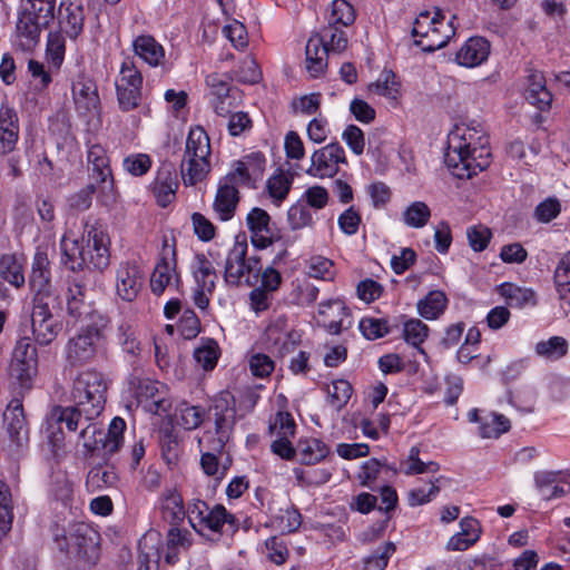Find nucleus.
<instances>
[{"instance_id":"f257e3e1","label":"nucleus","mask_w":570,"mask_h":570,"mask_svg":"<svg viewBox=\"0 0 570 570\" xmlns=\"http://www.w3.org/2000/svg\"><path fill=\"white\" fill-rule=\"evenodd\" d=\"M109 321L101 314H92L91 322L71 336L65 347L70 366H82L95 361L106 337Z\"/></svg>"},{"instance_id":"f03ea898","label":"nucleus","mask_w":570,"mask_h":570,"mask_svg":"<svg viewBox=\"0 0 570 570\" xmlns=\"http://www.w3.org/2000/svg\"><path fill=\"white\" fill-rule=\"evenodd\" d=\"M489 156L490 153L483 145L479 148L472 147L471 142L466 141L465 136L452 135L449 138L444 163L459 178H471L489 166Z\"/></svg>"},{"instance_id":"7ed1b4c3","label":"nucleus","mask_w":570,"mask_h":570,"mask_svg":"<svg viewBox=\"0 0 570 570\" xmlns=\"http://www.w3.org/2000/svg\"><path fill=\"white\" fill-rule=\"evenodd\" d=\"M210 141L207 132L199 126L188 132L185 157L180 165L183 181L194 186L202 181L210 170Z\"/></svg>"},{"instance_id":"20e7f679","label":"nucleus","mask_w":570,"mask_h":570,"mask_svg":"<svg viewBox=\"0 0 570 570\" xmlns=\"http://www.w3.org/2000/svg\"><path fill=\"white\" fill-rule=\"evenodd\" d=\"M108 382L95 370H86L73 380L71 396L89 417H98L106 405Z\"/></svg>"},{"instance_id":"39448f33","label":"nucleus","mask_w":570,"mask_h":570,"mask_svg":"<svg viewBox=\"0 0 570 570\" xmlns=\"http://www.w3.org/2000/svg\"><path fill=\"white\" fill-rule=\"evenodd\" d=\"M56 0H21V9L16 26L17 36L24 39L27 46L37 43L42 29H47L55 19Z\"/></svg>"},{"instance_id":"423d86ee","label":"nucleus","mask_w":570,"mask_h":570,"mask_svg":"<svg viewBox=\"0 0 570 570\" xmlns=\"http://www.w3.org/2000/svg\"><path fill=\"white\" fill-rule=\"evenodd\" d=\"M99 533L85 522L72 523L61 535L55 537L60 551L89 563H95L99 557Z\"/></svg>"},{"instance_id":"0eeeda50","label":"nucleus","mask_w":570,"mask_h":570,"mask_svg":"<svg viewBox=\"0 0 570 570\" xmlns=\"http://www.w3.org/2000/svg\"><path fill=\"white\" fill-rule=\"evenodd\" d=\"M187 517L193 529L199 534L209 530L215 533L233 535L238 530V520L222 504L209 508L205 501L196 500L188 507Z\"/></svg>"},{"instance_id":"6e6552de","label":"nucleus","mask_w":570,"mask_h":570,"mask_svg":"<svg viewBox=\"0 0 570 570\" xmlns=\"http://www.w3.org/2000/svg\"><path fill=\"white\" fill-rule=\"evenodd\" d=\"M247 243L236 240L229 250L225 262L224 277L228 284L239 285L240 279L246 276V284L253 286L257 283L262 273L259 256L246 257Z\"/></svg>"},{"instance_id":"1a4fd4ad","label":"nucleus","mask_w":570,"mask_h":570,"mask_svg":"<svg viewBox=\"0 0 570 570\" xmlns=\"http://www.w3.org/2000/svg\"><path fill=\"white\" fill-rule=\"evenodd\" d=\"M206 414L214 419L215 432L218 442L224 445L236 424V403L234 395L228 391H222L212 399Z\"/></svg>"},{"instance_id":"9d476101","label":"nucleus","mask_w":570,"mask_h":570,"mask_svg":"<svg viewBox=\"0 0 570 570\" xmlns=\"http://www.w3.org/2000/svg\"><path fill=\"white\" fill-rule=\"evenodd\" d=\"M83 234L88 238L87 248L85 249L87 266L102 272L110 264L109 236L104 226L89 220L85 224Z\"/></svg>"},{"instance_id":"9b49d317","label":"nucleus","mask_w":570,"mask_h":570,"mask_svg":"<svg viewBox=\"0 0 570 570\" xmlns=\"http://www.w3.org/2000/svg\"><path fill=\"white\" fill-rule=\"evenodd\" d=\"M12 374L22 387H30L31 380L38 372V354L30 337H21L12 353Z\"/></svg>"},{"instance_id":"f8f14e48","label":"nucleus","mask_w":570,"mask_h":570,"mask_svg":"<svg viewBox=\"0 0 570 570\" xmlns=\"http://www.w3.org/2000/svg\"><path fill=\"white\" fill-rule=\"evenodd\" d=\"M312 165L306 170L308 175L324 178L333 177L338 171V164H346L343 147L338 142H331L317 149L311 157Z\"/></svg>"},{"instance_id":"ddd939ff","label":"nucleus","mask_w":570,"mask_h":570,"mask_svg":"<svg viewBox=\"0 0 570 570\" xmlns=\"http://www.w3.org/2000/svg\"><path fill=\"white\" fill-rule=\"evenodd\" d=\"M144 284L140 267L130 262L121 263L116 271V293L125 302H132Z\"/></svg>"},{"instance_id":"4468645a","label":"nucleus","mask_w":570,"mask_h":570,"mask_svg":"<svg viewBox=\"0 0 570 570\" xmlns=\"http://www.w3.org/2000/svg\"><path fill=\"white\" fill-rule=\"evenodd\" d=\"M318 325L324 327L330 334L338 335L344 328L351 326V322L344 323L350 316L348 308L341 299H328L318 306Z\"/></svg>"},{"instance_id":"2eb2a0df","label":"nucleus","mask_w":570,"mask_h":570,"mask_svg":"<svg viewBox=\"0 0 570 570\" xmlns=\"http://www.w3.org/2000/svg\"><path fill=\"white\" fill-rule=\"evenodd\" d=\"M563 471H538L534 485L544 500L562 498L570 493V482Z\"/></svg>"},{"instance_id":"dca6fc26","label":"nucleus","mask_w":570,"mask_h":570,"mask_svg":"<svg viewBox=\"0 0 570 570\" xmlns=\"http://www.w3.org/2000/svg\"><path fill=\"white\" fill-rule=\"evenodd\" d=\"M150 188L156 203L160 207L169 205L176 198V190L178 188L175 166L170 163L163 164Z\"/></svg>"},{"instance_id":"f3484780","label":"nucleus","mask_w":570,"mask_h":570,"mask_svg":"<svg viewBox=\"0 0 570 570\" xmlns=\"http://www.w3.org/2000/svg\"><path fill=\"white\" fill-rule=\"evenodd\" d=\"M3 420L12 444L17 449H21L27 445L29 440V430L23 413V406L19 400H12L10 402L3 413Z\"/></svg>"},{"instance_id":"a211bd4d","label":"nucleus","mask_w":570,"mask_h":570,"mask_svg":"<svg viewBox=\"0 0 570 570\" xmlns=\"http://www.w3.org/2000/svg\"><path fill=\"white\" fill-rule=\"evenodd\" d=\"M97 417H89L83 411L81 406L78 404H73L72 406H56L52 409L50 414V424H58V429L62 432V424H65L67 431L76 432L79 428L80 431L88 423H92Z\"/></svg>"},{"instance_id":"6ab92c4d","label":"nucleus","mask_w":570,"mask_h":570,"mask_svg":"<svg viewBox=\"0 0 570 570\" xmlns=\"http://www.w3.org/2000/svg\"><path fill=\"white\" fill-rule=\"evenodd\" d=\"M79 438L83 441V446L95 452L100 449L105 451V454L112 455L121 446L122 441L118 439L108 438L105 432L101 431L96 423H88L79 433Z\"/></svg>"},{"instance_id":"aec40b11","label":"nucleus","mask_w":570,"mask_h":570,"mask_svg":"<svg viewBox=\"0 0 570 570\" xmlns=\"http://www.w3.org/2000/svg\"><path fill=\"white\" fill-rule=\"evenodd\" d=\"M490 53V43L482 37H472L456 52V61L461 66L475 67L485 61Z\"/></svg>"},{"instance_id":"412c9836","label":"nucleus","mask_w":570,"mask_h":570,"mask_svg":"<svg viewBox=\"0 0 570 570\" xmlns=\"http://www.w3.org/2000/svg\"><path fill=\"white\" fill-rule=\"evenodd\" d=\"M525 99L541 111L550 109L552 94L546 86V78L542 72L538 70H530V73L528 75Z\"/></svg>"},{"instance_id":"4be33fe9","label":"nucleus","mask_w":570,"mask_h":570,"mask_svg":"<svg viewBox=\"0 0 570 570\" xmlns=\"http://www.w3.org/2000/svg\"><path fill=\"white\" fill-rule=\"evenodd\" d=\"M77 110L81 114L96 111L100 105L98 88L91 79H80L72 86Z\"/></svg>"},{"instance_id":"5701e85b","label":"nucleus","mask_w":570,"mask_h":570,"mask_svg":"<svg viewBox=\"0 0 570 570\" xmlns=\"http://www.w3.org/2000/svg\"><path fill=\"white\" fill-rule=\"evenodd\" d=\"M455 29L452 22H444V17L440 18V23H435L423 39L414 40V45L425 52H434L446 46L454 36Z\"/></svg>"},{"instance_id":"b1692460","label":"nucleus","mask_w":570,"mask_h":570,"mask_svg":"<svg viewBox=\"0 0 570 570\" xmlns=\"http://www.w3.org/2000/svg\"><path fill=\"white\" fill-rule=\"evenodd\" d=\"M29 284L32 292L53 288L48 254L41 248H38L33 256Z\"/></svg>"},{"instance_id":"393cba45","label":"nucleus","mask_w":570,"mask_h":570,"mask_svg":"<svg viewBox=\"0 0 570 570\" xmlns=\"http://www.w3.org/2000/svg\"><path fill=\"white\" fill-rule=\"evenodd\" d=\"M31 330L33 340L39 345H49L62 330L58 317H49L31 314Z\"/></svg>"},{"instance_id":"a878e982","label":"nucleus","mask_w":570,"mask_h":570,"mask_svg":"<svg viewBox=\"0 0 570 570\" xmlns=\"http://www.w3.org/2000/svg\"><path fill=\"white\" fill-rule=\"evenodd\" d=\"M59 13L61 16L59 20L61 31L70 39H77L83 29L85 14L82 6L69 2L65 7V2H61Z\"/></svg>"},{"instance_id":"bb28decb","label":"nucleus","mask_w":570,"mask_h":570,"mask_svg":"<svg viewBox=\"0 0 570 570\" xmlns=\"http://www.w3.org/2000/svg\"><path fill=\"white\" fill-rule=\"evenodd\" d=\"M331 52L322 40L316 36H312L305 48L306 69L312 77H318L327 66V56Z\"/></svg>"},{"instance_id":"cd10ccee","label":"nucleus","mask_w":570,"mask_h":570,"mask_svg":"<svg viewBox=\"0 0 570 570\" xmlns=\"http://www.w3.org/2000/svg\"><path fill=\"white\" fill-rule=\"evenodd\" d=\"M238 202L236 186L222 180L215 197L214 209L223 222L229 220L234 216Z\"/></svg>"},{"instance_id":"c85d7f7f","label":"nucleus","mask_w":570,"mask_h":570,"mask_svg":"<svg viewBox=\"0 0 570 570\" xmlns=\"http://www.w3.org/2000/svg\"><path fill=\"white\" fill-rule=\"evenodd\" d=\"M33 293L31 314L49 317L59 316V313L62 311V298L55 288Z\"/></svg>"},{"instance_id":"c756f323","label":"nucleus","mask_w":570,"mask_h":570,"mask_svg":"<svg viewBox=\"0 0 570 570\" xmlns=\"http://www.w3.org/2000/svg\"><path fill=\"white\" fill-rule=\"evenodd\" d=\"M193 275L198 287L206 288L209 294L215 289L217 274L213 263L205 254H196L191 264Z\"/></svg>"},{"instance_id":"7c9ffc66","label":"nucleus","mask_w":570,"mask_h":570,"mask_svg":"<svg viewBox=\"0 0 570 570\" xmlns=\"http://www.w3.org/2000/svg\"><path fill=\"white\" fill-rule=\"evenodd\" d=\"M88 163L92 165V178L100 184H108L112 187L111 170L108 166V158L105 150L99 145H94L88 150Z\"/></svg>"},{"instance_id":"2f4dec72","label":"nucleus","mask_w":570,"mask_h":570,"mask_svg":"<svg viewBox=\"0 0 570 570\" xmlns=\"http://www.w3.org/2000/svg\"><path fill=\"white\" fill-rule=\"evenodd\" d=\"M135 53L150 66H158L165 56L164 48L151 36H139L134 41Z\"/></svg>"},{"instance_id":"473e14b6","label":"nucleus","mask_w":570,"mask_h":570,"mask_svg":"<svg viewBox=\"0 0 570 570\" xmlns=\"http://www.w3.org/2000/svg\"><path fill=\"white\" fill-rule=\"evenodd\" d=\"M328 446L318 439L299 440L297 455L302 464H315L327 456Z\"/></svg>"},{"instance_id":"72a5a7b5","label":"nucleus","mask_w":570,"mask_h":570,"mask_svg":"<svg viewBox=\"0 0 570 570\" xmlns=\"http://www.w3.org/2000/svg\"><path fill=\"white\" fill-rule=\"evenodd\" d=\"M61 263L72 272L81 271L87 266L85 248L80 247L77 240H69L62 237L60 242Z\"/></svg>"},{"instance_id":"f704fd0d","label":"nucleus","mask_w":570,"mask_h":570,"mask_svg":"<svg viewBox=\"0 0 570 570\" xmlns=\"http://www.w3.org/2000/svg\"><path fill=\"white\" fill-rule=\"evenodd\" d=\"M448 305V298L441 291H431L424 298L417 302V312L425 320H435Z\"/></svg>"},{"instance_id":"c9c22d12","label":"nucleus","mask_w":570,"mask_h":570,"mask_svg":"<svg viewBox=\"0 0 570 570\" xmlns=\"http://www.w3.org/2000/svg\"><path fill=\"white\" fill-rule=\"evenodd\" d=\"M118 475L112 466H94L87 474L86 485L90 491H100L114 487Z\"/></svg>"},{"instance_id":"e433bc0d","label":"nucleus","mask_w":570,"mask_h":570,"mask_svg":"<svg viewBox=\"0 0 570 570\" xmlns=\"http://www.w3.org/2000/svg\"><path fill=\"white\" fill-rule=\"evenodd\" d=\"M0 277L16 287L24 284L22 265L16 255L4 254L0 257Z\"/></svg>"},{"instance_id":"4c0bfd02","label":"nucleus","mask_w":570,"mask_h":570,"mask_svg":"<svg viewBox=\"0 0 570 570\" xmlns=\"http://www.w3.org/2000/svg\"><path fill=\"white\" fill-rule=\"evenodd\" d=\"M499 293L505 298L511 307L521 308L528 304H534V293L529 288H522L511 283L499 286Z\"/></svg>"},{"instance_id":"58836bf2","label":"nucleus","mask_w":570,"mask_h":570,"mask_svg":"<svg viewBox=\"0 0 570 570\" xmlns=\"http://www.w3.org/2000/svg\"><path fill=\"white\" fill-rule=\"evenodd\" d=\"M400 82L392 70H383L380 78L368 85V90L391 100H396L400 95Z\"/></svg>"},{"instance_id":"ea45409f","label":"nucleus","mask_w":570,"mask_h":570,"mask_svg":"<svg viewBox=\"0 0 570 570\" xmlns=\"http://www.w3.org/2000/svg\"><path fill=\"white\" fill-rule=\"evenodd\" d=\"M316 36L322 40L323 46L330 51L342 52L347 47V38L345 31L340 26L327 22V26L323 27Z\"/></svg>"},{"instance_id":"a19ab883","label":"nucleus","mask_w":570,"mask_h":570,"mask_svg":"<svg viewBox=\"0 0 570 570\" xmlns=\"http://www.w3.org/2000/svg\"><path fill=\"white\" fill-rule=\"evenodd\" d=\"M159 444L163 458L167 463H173L178 459L179 439L177 431L169 424L159 430Z\"/></svg>"},{"instance_id":"79ce46f5","label":"nucleus","mask_w":570,"mask_h":570,"mask_svg":"<svg viewBox=\"0 0 570 570\" xmlns=\"http://www.w3.org/2000/svg\"><path fill=\"white\" fill-rule=\"evenodd\" d=\"M535 353L547 360L557 361L568 353V342L564 337L552 336L535 344Z\"/></svg>"},{"instance_id":"37998d69","label":"nucleus","mask_w":570,"mask_h":570,"mask_svg":"<svg viewBox=\"0 0 570 570\" xmlns=\"http://www.w3.org/2000/svg\"><path fill=\"white\" fill-rule=\"evenodd\" d=\"M431 217L429 206L423 202L412 203L403 213V222L412 228L424 227Z\"/></svg>"},{"instance_id":"c03bdc74","label":"nucleus","mask_w":570,"mask_h":570,"mask_svg":"<svg viewBox=\"0 0 570 570\" xmlns=\"http://www.w3.org/2000/svg\"><path fill=\"white\" fill-rule=\"evenodd\" d=\"M355 20V11L351 3L346 0H333L331 4V13L327 18V22L347 27L351 26Z\"/></svg>"},{"instance_id":"a18cd8bd","label":"nucleus","mask_w":570,"mask_h":570,"mask_svg":"<svg viewBox=\"0 0 570 570\" xmlns=\"http://www.w3.org/2000/svg\"><path fill=\"white\" fill-rule=\"evenodd\" d=\"M293 178L286 176L282 170L273 175L266 184L269 196L278 205L288 195L292 187Z\"/></svg>"},{"instance_id":"49530a36","label":"nucleus","mask_w":570,"mask_h":570,"mask_svg":"<svg viewBox=\"0 0 570 570\" xmlns=\"http://www.w3.org/2000/svg\"><path fill=\"white\" fill-rule=\"evenodd\" d=\"M164 519L171 524H178L185 518L183 499L177 492H169L163 501Z\"/></svg>"},{"instance_id":"de8ad7c7","label":"nucleus","mask_w":570,"mask_h":570,"mask_svg":"<svg viewBox=\"0 0 570 570\" xmlns=\"http://www.w3.org/2000/svg\"><path fill=\"white\" fill-rule=\"evenodd\" d=\"M130 389L134 391L138 402L153 400L154 404L158 405L160 400H156L158 393V383L149 379H140L138 376H131L129 380Z\"/></svg>"},{"instance_id":"09e8293b","label":"nucleus","mask_w":570,"mask_h":570,"mask_svg":"<svg viewBox=\"0 0 570 570\" xmlns=\"http://www.w3.org/2000/svg\"><path fill=\"white\" fill-rule=\"evenodd\" d=\"M118 343L122 351L131 357L140 353V343L137 340L136 332L130 324L121 323L117 332Z\"/></svg>"},{"instance_id":"8fccbe9b","label":"nucleus","mask_w":570,"mask_h":570,"mask_svg":"<svg viewBox=\"0 0 570 570\" xmlns=\"http://www.w3.org/2000/svg\"><path fill=\"white\" fill-rule=\"evenodd\" d=\"M287 220L293 230L302 229L314 224L309 207L301 200L289 207Z\"/></svg>"},{"instance_id":"3c124183","label":"nucleus","mask_w":570,"mask_h":570,"mask_svg":"<svg viewBox=\"0 0 570 570\" xmlns=\"http://www.w3.org/2000/svg\"><path fill=\"white\" fill-rule=\"evenodd\" d=\"M479 430L484 439L499 438L510 430V421L502 414H492L481 422Z\"/></svg>"},{"instance_id":"603ef678","label":"nucleus","mask_w":570,"mask_h":570,"mask_svg":"<svg viewBox=\"0 0 570 570\" xmlns=\"http://www.w3.org/2000/svg\"><path fill=\"white\" fill-rule=\"evenodd\" d=\"M353 389L346 380H336L332 389L327 387L328 401L337 411L342 410L351 399Z\"/></svg>"},{"instance_id":"864d4df0","label":"nucleus","mask_w":570,"mask_h":570,"mask_svg":"<svg viewBox=\"0 0 570 570\" xmlns=\"http://www.w3.org/2000/svg\"><path fill=\"white\" fill-rule=\"evenodd\" d=\"M428 325L424 324L419 318H412L404 323L403 337L409 344L415 347H417L424 342V340L428 336Z\"/></svg>"},{"instance_id":"5fc2aeb1","label":"nucleus","mask_w":570,"mask_h":570,"mask_svg":"<svg viewBox=\"0 0 570 570\" xmlns=\"http://www.w3.org/2000/svg\"><path fill=\"white\" fill-rule=\"evenodd\" d=\"M206 416V410L189 404H181L179 409L180 424L186 430H195L202 425Z\"/></svg>"},{"instance_id":"6e6d98bb","label":"nucleus","mask_w":570,"mask_h":570,"mask_svg":"<svg viewBox=\"0 0 570 570\" xmlns=\"http://www.w3.org/2000/svg\"><path fill=\"white\" fill-rule=\"evenodd\" d=\"M395 551V544L393 542H386L383 547L376 549L372 556H370L362 570H384L387 566L390 557Z\"/></svg>"},{"instance_id":"4d7b16f0","label":"nucleus","mask_w":570,"mask_h":570,"mask_svg":"<svg viewBox=\"0 0 570 570\" xmlns=\"http://www.w3.org/2000/svg\"><path fill=\"white\" fill-rule=\"evenodd\" d=\"M360 331L367 340H376L391 332L386 320L372 317L361 320Z\"/></svg>"},{"instance_id":"13d9d810","label":"nucleus","mask_w":570,"mask_h":570,"mask_svg":"<svg viewBox=\"0 0 570 570\" xmlns=\"http://www.w3.org/2000/svg\"><path fill=\"white\" fill-rule=\"evenodd\" d=\"M119 107L122 111L137 108L141 99V88L116 86Z\"/></svg>"},{"instance_id":"bf43d9fd","label":"nucleus","mask_w":570,"mask_h":570,"mask_svg":"<svg viewBox=\"0 0 570 570\" xmlns=\"http://www.w3.org/2000/svg\"><path fill=\"white\" fill-rule=\"evenodd\" d=\"M466 237L470 247L474 252H482L488 247L492 233L487 226L476 225L466 229Z\"/></svg>"},{"instance_id":"052dcab7","label":"nucleus","mask_w":570,"mask_h":570,"mask_svg":"<svg viewBox=\"0 0 570 570\" xmlns=\"http://www.w3.org/2000/svg\"><path fill=\"white\" fill-rule=\"evenodd\" d=\"M171 269L169 263L164 259L157 264L150 277V288L154 294L160 295L165 291L171 278Z\"/></svg>"},{"instance_id":"680f3d73","label":"nucleus","mask_w":570,"mask_h":570,"mask_svg":"<svg viewBox=\"0 0 570 570\" xmlns=\"http://www.w3.org/2000/svg\"><path fill=\"white\" fill-rule=\"evenodd\" d=\"M440 18H443V14L439 9L433 17L429 11L421 12L413 23L412 36L423 39L435 23H440Z\"/></svg>"},{"instance_id":"e2e57ef3","label":"nucleus","mask_w":570,"mask_h":570,"mask_svg":"<svg viewBox=\"0 0 570 570\" xmlns=\"http://www.w3.org/2000/svg\"><path fill=\"white\" fill-rule=\"evenodd\" d=\"M248 364L252 374L261 379L269 376L275 367L274 361L263 353L253 354L248 360Z\"/></svg>"},{"instance_id":"0e129e2a","label":"nucleus","mask_w":570,"mask_h":570,"mask_svg":"<svg viewBox=\"0 0 570 570\" xmlns=\"http://www.w3.org/2000/svg\"><path fill=\"white\" fill-rule=\"evenodd\" d=\"M560 202L554 197H549L538 204L534 209V218L540 223H549L560 214Z\"/></svg>"},{"instance_id":"69168bd1","label":"nucleus","mask_w":570,"mask_h":570,"mask_svg":"<svg viewBox=\"0 0 570 570\" xmlns=\"http://www.w3.org/2000/svg\"><path fill=\"white\" fill-rule=\"evenodd\" d=\"M271 217L266 210L255 207L246 218V223L250 233H269Z\"/></svg>"},{"instance_id":"338daca9","label":"nucleus","mask_w":570,"mask_h":570,"mask_svg":"<svg viewBox=\"0 0 570 570\" xmlns=\"http://www.w3.org/2000/svg\"><path fill=\"white\" fill-rule=\"evenodd\" d=\"M142 76L135 65L126 60L120 68V78L116 81V86L138 87L141 88Z\"/></svg>"},{"instance_id":"774afa93","label":"nucleus","mask_w":570,"mask_h":570,"mask_svg":"<svg viewBox=\"0 0 570 570\" xmlns=\"http://www.w3.org/2000/svg\"><path fill=\"white\" fill-rule=\"evenodd\" d=\"M151 167V159L146 154L128 156L124 159V168L134 176L145 175Z\"/></svg>"}]
</instances>
